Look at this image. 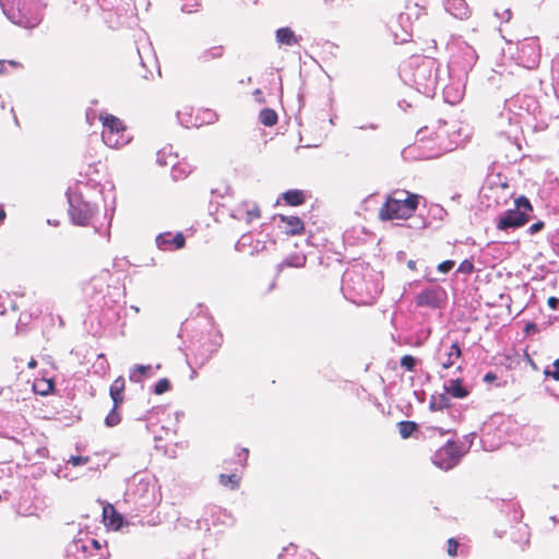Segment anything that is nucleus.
<instances>
[{
    "label": "nucleus",
    "instance_id": "11",
    "mask_svg": "<svg viewBox=\"0 0 559 559\" xmlns=\"http://www.w3.org/2000/svg\"><path fill=\"white\" fill-rule=\"evenodd\" d=\"M462 356V349L457 342L453 343L444 357H439L442 369H449L454 366L455 361Z\"/></svg>",
    "mask_w": 559,
    "mask_h": 559
},
{
    "label": "nucleus",
    "instance_id": "42",
    "mask_svg": "<svg viewBox=\"0 0 559 559\" xmlns=\"http://www.w3.org/2000/svg\"><path fill=\"white\" fill-rule=\"evenodd\" d=\"M456 4H457L459 7H463V5H465L464 0H453L452 5H453V7H455Z\"/></svg>",
    "mask_w": 559,
    "mask_h": 559
},
{
    "label": "nucleus",
    "instance_id": "23",
    "mask_svg": "<svg viewBox=\"0 0 559 559\" xmlns=\"http://www.w3.org/2000/svg\"><path fill=\"white\" fill-rule=\"evenodd\" d=\"M191 171L190 167L187 164L178 163L173 168V176L175 179H181L186 177Z\"/></svg>",
    "mask_w": 559,
    "mask_h": 559
},
{
    "label": "nucleus",
    "instance_id": "29",
    "mask_svg": "<svg viewBox=\"0 0 559 559\" xmlns=\"http://www.w3.org/2000/svg\"><path fill=\"white\" fill-rule=\"evenodd\" d=\"M88 462H90V457L82 456V455H72L68 461V463H70L72 466L84 465V464H87Z\"/></svg>",
    "mask_w": 559,
    "mask_h": 559
},
{
    "label": "nucleus",
    "instance_id": "15",
    "mask_svg": "<svg viewBox=\"0 0 559 559\" xmlns=\"http://www.w3.org/2000/svg\"><path fill=\"white\" fill-rule=\"evenodd\" d=\"M224 52L225 48L223 45H215L203 50L199 56V60L203 63H209L211 61L223 58Z\"/></svg>",
    "mask_w": 559,
    "mask_h": 559
},
{
    "label": "nucleus",
    "instance_id": "28",
    "mask_svg": "<svg viewBox=\"0 0 559 559\" xmlns=\"http://www.w3.org/2000/svg\"><path fill=\"white\" fill-rule=\"evenodd\" d=\"M459 542L455 538H449L447 542V552L450 557L457 556Z\"/></svg>",
    "mask_w": 559,
    "mask_h": 559
},
{
    "label": "nucleus",
    "instance_id": "34",
    "mask_svg": "<svg viewBox=\"0 0 559 559\" xmlns=\"http://www.w3.org/2000/svg\"><path fill=\"white\" fill-rule=\"evenodd\" d=\"M473 263L465 260L460 264L459 271L463 273H471L473 271Z\"/></svg>",
    "mask_w": 559,
    "mask_h": 559
},
{
    "label": "nucleus",
    "instance_id": "14",
    "mask_svg": "<svg viewBox=\"0 0 559 559\" xmlns=\"http://www.w3.org/2000/svg\"><path fill=\"white\" fill-rule=\"evenodd\" d=\"M445 392L455 399H464L468 395V390L462 385L461 379H453L444 385Z\"/></svg>",
    "mask_w": 559,
    "mask_h": 559
},
{
    "label": "nucleus",
    "instance_id": "10",
    "mask_svg": "<svg viewBox=\"0 0 559 559\" xmlns=\"http://www.w3.org/2000/svg\"><path fill=\"white\" fill-rule=\"evenodd\" d=\"M126 389V381L122 376H119L114 380V382L110 385L109 394L112 399V402L115 404V408H118L121 403L123 402V392Z\"/></svg>",
    "mask_w": 559,
    "mask_h": 559
},
{
    "label": "nucleus",
    "instance_id": "37",
    "mask_svg": "<svg viewBox=\"0 0 559 559\" xmlns=\"http://www.w3.org/2000/svg\"><path fill=\"white\" fill-rule=\"evenodd\" d=\"M496 378H497V377H496V374H495V373H492V372H488V373H486V374H485L484 380L489 382V381H493V380H496Z\"/></svg>",
    "mask_w": 559,
    "mask_h": 559
},
{
    "label": "nucleus",
    "instance_id": "38",
    "mask_svg": "<svg viewBox=\"0 0 559 559\" xmlns=\"http://www.w3.org/2000/svg\"><path fill=\"white\" fill-rule=\"evenodd\" d=\"M53 389V383L52 381H48L47 382V390H43V391H39L40 394H46L48 393L49 391H51Z\"/></svg>",
    "mask_w": 559,
    "mask_h": 559
},
{
    "label": "nucleus",
    "instance_id": "39",
    "mask_svg": "<svg viewBox=\"0 0 559 559\" xmlns=\"http://www.w3.org/2000/svg\"><path fill=\"white\" fill-rule=\"evenodd\" d=\"M459 16L460 19H467L469 16L467 8H464V11Z\"/></svg>",
    "mask_w": 559,
    "mask_h": 559
},
{
    "label": "nucleus",
    "instance_id": "36",
    "mask_svg": "<svg viewBox=\"0 0 559 559\" xmlns=\"http://www.w3.org/2000/svg\"><path fill=\"white\" fill-rule=\"evenodd\" d=\"M241 455H243V457L240 459V461H243V463H246L247 457H248V449H246V448L241 449L238 456L240 457Z\"/></svg>",
    "mask_w": 559,
    "mask_h": 559
},
{
    "label": "nucleus",
    "instance_id": "1",
    "mask_svg": "<svg viewBox=\"0 0 559 559\" xmlns=\"http://www.w3.org/2000/svg\"><path fill=\"white\" fill-rule=\"evenodd\" d=\"M421 197L407 190H394L386 195L384 203L378 212L382 222L394 219H408L418 209Z\"/></svg>",
    "mask_w": 559,
    "mask_h": 559
},
{
    "label": "nucleus",
    "instance_id": "22",
    "mask_svg": "<svg viewBox=\"0 0 559 559\" xmlns=\"http://www.w3.org/2000/svg\"><path fill=\"white\" fill-rule=\"evenodd\" d=\"M74 546H75L76 551H82V552H87L91 550H95L96 552H98L100 550V545H99L98 540H96V539L90 540L88 544L75 543Z\"/></svg>",
    "mask_w": 559,
    "mask_h": 559
},
{
    "label": "nucleus",
    "instance_id": "20",
    "mask_svg": "<svg viewBox=\"0 0 559 559\" xmlns=\"http://www.w3.org/2000/svg\"><path fill=\"white\" fill-rule=\"evenodd\" d=\"M399 433L402 439L409 438L418 428L415 421L402 420L397 423Z\"/></svg>",
    "mask_w": 559,
    "mask_h": 559
},
{
    "label": "nucleus",
    "instance_id": "35",
    "mask_svg": "<svg viewBox=\"0 0 559 559\" xmlns=\"http://www.w3.org/2000/svg\"><path fill=\"white\" fill-rule=\"evenodd\" d=\"M558 304H559V300L558 298L556 297H549L548 300H547V305L549 306V308L551 309H557L558 307Z\"/></svg>",
    "mask_w": 559,
    "mask_h": 559
},
{
    "label": "nucleus",
    "instance_id": "43",
    "mask_svg": "<svg viewBox=\"0 0 559 559\" xmlns=\"http://www.w3.org/2000/svg\"><path fill=\"white\" fill-rule=\"evenodd\" d=\"M5 216H7L5 211L0 209V223H2L5 219Z\"/></svg>",
    "mask_w": 559,
    "mask_h": 559
},
{
    "label": "nucleus",
    "instance_id": "41",
    "mask_svg": "<svg viewBox=\"0 0 559 559\" xmlns=\"http://www.w3.org/2000/svg\"><path fill=\"white\" fill-rule=\"evenodd\" d=\"M27 366H28V368L34 369L37 366V361L34 358H32L28 361Z\"/></svg>",
    "mask_w": 559,
    "mask_h": 559
},
{
    "label": "nucleus",
    "instance_id": "24",
    "mask_svg": "<svg viewBox=\"0 0 559 559\" xmlns=\"http://www.w3.org/2000/svg\"><path fill=\"white\" fill-rule=\"evenodd\" d=\"M294 552L292 554L293 555V559H319L314 552H312L311 550H308V549H298L297 547H294L293 548Z\"/></svg>",
    "mask_w": 559,
    "mask_h": 559
},
{
    "label": "nucleus",
    "instance_id": "17",
    "mask_svg": "<svg viewBox=\"0 0 559 559\" xmlns=\"http://www.w3.org/2000/svg\"><path fill=\"white\" fill-rule=\"evenodd\" d=\"M197 126L210 124L217 120V115L209 108H197Z\"/></svg>",
    "mask_w": 559,
    "mask_h": 559
},
{
    "label": "nucleus",
    "instance_id": "18",
    "mask_svg": "<svg viewBox=\"0 0 559 559\" xmlns=\"http://www.w3.org/2000/svg\"><path fill=\"white\" fill-rule=\"evenodd\" d=\"M259 120L265 127H273L277 123L278 117L274 109L264 108L259 114Z\"/></svg>",
    "mask_w": 559,
    "mask_h": 559
},
{
    "label": "nucleus",
    "instance_id": "5",
    "mask_svg": "<svg viewBox=\"0 0 559 559\" xmlns=\"http://www.w3.org/2000/svg\"><path fill=\"white\" fill-rule=\"evenodd\" d=\"M447 293L440 286H433L421 290L416 296V305L423 308L437 309L445 300Z\"/></svg>",
    "mask_w": 559,
    "mask_h": 559
},
{
    "label": "nucleus",
    "instance_id": "6",
    "mask_svg": "<svg viewBox=\"0 0 559 559\" xmlns=\"http://www.w3.org/2000/svg\"><path fill=\"white\" fill-rule=\"evenodd\" d=\"M155 242L157 248L162 251H175L186 246V237L181 231L176 234L165 231L157 235Z\"/></svg>",
    "mask_w": 559,
    "mask_h": 559
},
{
    "label": "nucleus",
    "instance_id": "9",
    "mask_svg": "<svg viewBox=\"0 0 559 559\" xmlns=\"http://www.w3.org/2000/svg\"><path fill=\"white\" fill-rule=\"evenodd\" d=\"M282 223L285 224V234L288 236L302 235L305 231V224L298 216L278 215Z\"/></svg>",
    "mask_w": 559,
    "mask_h": 559
},
{
    "label": "nucleus",
    "instance_id": "44",
    "mask_svg": "<svg viewBox=\"0 0 559 559\" xmlns=\"http://www.w3.org/2000/svg\"><path fill=\"white\" fill-rule=\"evenodd\" d=\"M428 430H431V431H439L440 435H443L444 431L440 428H436V427H429Z\"/></svg>",
    "mask_w": 559,
    "mask_h": 559
},
{
    "label": "nucleus",
    "instance_id": "3",
    "mask_svg": "<svg viewBox=\"0 0 559 559\" xmlns=\"http://www.w3.org/2000/svg\"><path fill=\"white\" fill-rule=\"evenodd\" d=\"M515 209H510L498 219L497 228L499 230H508L509 228H520L524 226L531 218L533 205L530 200L521 195L514 200Z\"/></svg>",
    "mask_w": 559,
    "mask_h": 559
},
{
    "label": "nucleus",
    "instance_id": "7",
    "mask_svg": "<svg viewBox=\"0 0 559 559\" xmlns=\"http://www.w3.org/2000/svg\"><path fill=\"white\" fill-rule=\"evenodd\" d=\"M69 214L72 222L80 226H86L91 219L90 205L81 200L70 201Z\"/></svg>",
    "mask_w": 559,
    "mask_h": 559
},
{
    "label": "nucleus",
    "instance_id": "46",
    "mask_svg": "<svg viewBox=\"0 0 559 559\" xmlns=\"http://www.w3.org/2000/svg\"><path fill=\"white\" fill-rule=\"evenodd\" d=\"M197 374H198V373H197V371H195V370H192L190 378H191V379H194V378L197 377Z\"/></svg>",
    "mask_w": 559,
    "mask_h": 559
},
{
    "label": "nucleus",
    "instance_id": "12",
    "mask_svg": "<svg viewBox=\"0 0 559 559\" xmlns=\"http://www.w3.org/2000/svg\"><path fill=\"white\" fill-rule=\"evenodd\" d=\"M276 40L281 45L293 46L298 45L301 37L297 36L289 27H281L275 33Z\"/></svg>",
    "mask_w": 559,
    "mask_h": 559
},
{
    "label": "nucleus",
    "instance_id": "31",
    "mask_svg": "<svg viewBox=\"0 0 559 559\" xmlns=\"http://www.w3.org/2000/svg\"><path fill=\"white\" fill-rule=\"evenodd\" d=\"M454 261L452 260H447V261H443L441 262L439 265H438V271H440L441 273H448L450 272L453 266H454Z\"/></svg>",
    "mask_w": 559,
    "mask_h": 559
},
{
    "label": "nucleus",
    "instance_id": "47",
    "mask_svg": "<svg viewBox=\"0 0 559 559\" xmlns=\"http://www.w3.org/2000/svg\"><path fill=\"white\" fill-rule=\"evenodd\" d=\"M527 359L534 366L533 359H531L528 355H527Z\"/></svg>",
    "mask_w": 559,
    "mask_h": 559
},
{
    "label": "nucleus",
    "instance_id": "33",
    "mask_svg": "<svg viewBox=\"0 0 559 559\" xmlns=\"http://www.w3.org/2000/svg\"><path fill=\"white\" fill-rule=\"evenodd\" d=\"M544 227H545V223H544V222H542V221H538V222H536V223H534V224H532V225L530 226V228H528V233H530L531 235H534V234H536V233L540 231Z\"/></svg>",
    "mask_w": 559,
    "mask_h": 559
},
{
    "label": "nucleus",
    "instance_id": "48",
    "mask_svg": "<svg viewBox=\"0 0 559 559\" xmlns=\"http://www.w3.org/2000/svg\"><path fill=\"white\" fill-rule=\"evenodd\" d=\"M3 63L0 61V73L2 72Z\"/></svg>",
    "mask_w": 559,
    "mask_h": 559
},
{
    "label": "nucleus",
    "instance_id": "40",
    "mask_svg": "<svg viewBox=\"0 0 559 559\" xmlns=\"http://www.w3.org/2000/svg\"><path fill=\"white\" fill-rule=\"evenodd\" d=\"M526 332H530V331H536V324L534 323H528L525 328Z\"/></svg>",
    "mask_w": 559,
    "mask_h": 559
},
{
    "label": "nucleus",
    "instance_id": "19",
    "mask_svg": "<svg viewBox=\"0 0 559 559\" xmlns=\"http://www.w3.org/2000/svg\"><path fill=\"white\" fill-rule=\"evenodd\" d=\"M241 477L236 474H221L219 475V484L226 488H229L231 490L238 489L240 486Z\"/></svg>",
    "mask_w": 559,
    "mask_h": 559
},
{
    "label": "nucleus",
    "instance_id": "21",
    "mask_svg": "<svg viewBox=\"0 0 559 559\" xmlns=\"http://www.w3.org/2000/svg\"><path fill=\"white\" fill-rule=\"evenodd\" d=\"M152 370L151 365H138L130 371V381L132 382H140L144 377L148 374V372Z\"/></svg>",
    "mask_w": 559,
    "mask_h": 559
},
{
    "label": "nucleus",
    "instance_id": "30",
    "mask_svg": "<svg viewBox=\"0 0 559 559\" xmlns=\"http://www.w3.org/2000/svg\"><path fill=\"white\" fill-rule=\"evenodd\" d=\"M552 366H554V370L552 371L546 370L545 374L547 377H551L556 381H559V358L554 361Z\"/></svg>",
    "mask_w": 559,
    "mask_h": 559
},
{
    "label": "nucleus",
    "instance_id": "2",
    "mask_svg": "<svg viewBox=\"0 0 559 559\" xmlns=\"http://www.w3.org/2000/svg\"><path fill=\"white\" fill-rule=\"evenodd\" d=\"M99 120L103 124V142L112 148H118L129 143L130 135L121 119L110 114H102Z\"/></svg>",
    "mask_w": 559,
    "mask_h": 559
},
{
    "label": "nucleus",
    "instance_id": "26",
    "mask_svg": "<svg viewBox=\"0 0 559 559\" xmlns=\"http://www.w3.org/2000/svg\"><path fill=\"white\" fill-rule=\"evenodd\" d=\"M118 408L112 407L109 414L105 418V423L108 427H115L120 423V415L117 411Z\"/></svg>",
    "mask_w": 559,
    "mask_h": 559
},
{
    "label": "nucleus",
    "instance_id": "27",
    "mask_svg": "<svg viewBox=\"0 0 559 559\" xmlns=\"http://www.w3.org/2000/svg\"><path fill=\"white\" fill-rule=\"evenodd\" d=\"M401 366L405 368L407 371H414L416 366V359L412 355H404L401 358Z\"/></svg>",
    "mask_w": 559,
    "mask_h": 559
},
{
    "label": "nucleus",
    "instance_id": "4",
    "mask_svg": "<svg viewBox=\"0 0 559 559\" xmlns=\"http://www.w3.org/2000/svg\"><path fill=\"white\" fill-rule=\"evenodd\" d=\"M460 460L459 447L454 441H448L443 447L436 451L433 464L441 469L449 471L454 467Z\"/></svg>",
    "mask_w": 559,
    "mask_h": 559
},
{
    "label": "nucleus",
    "instance_id": "25",
    "mask_svg": "<svg viewBox=\"0 0 559 559\" xmlns=\"http://www.w3.org/2000/svg\"><path fill=\"white\" fill-rule=\"evenodd\" d=\"M171 388L170 381L167 378L159 379L154 385V393L156 395H162L165 392L169 391Z\"/></svg>",
    "mask_w": 559,
    "mask_h": 559
},
{
    "label": "nucleus",
    "instance_id": "8",
    "mask_svg": "<svg viewBox=\"0 0 559 559\" xmlns=\"http://www.w3.org/2000/svg\"><path fill=\"white\" fill-rule=\"evenodd\" d=\"M103 520L105 525L114 531L120 530L123 525L122 514H120L111 503L104 506Z\"/></svg>",
    "mask_w": 559,
    "mask_h": 559
},
{
    "label": "nucleus",
    "instance_id": "16",
    "mask_svg": "<svg viewBox=\"0 0 559 559\" xmlns=\"http://www.w3.org/2000/svg\"><path fill=\"white\" fill-rule=\"evenodd\" d=\"M282 199L285 201V204L289 206H298L305 203L306 197L304 191L301 190H288L282 194Z\"/></svg>",
    "mask_w": 559,
    "mask_h": 559
},
{
    "label": "nucleus",
    "instance_id": "45",
    "mask_svg": "<svg viewBox=\"0 0 559 559\" xmlns=\"http://www.w3.org/2000/svg\"><path fill=\"white\" fill-rule=\"evenodd\" d=\"M288 551H289V549H286L285 554L280 556V559H286L288 556Z\"/></svg>",
    "mask_w": 559,
    "mask_h": 559
},
{
    "label": "nucleus",
    "instance_id": "32",
    "mask_svg": "<svg viewBox=\"0 0 559 559\" xmlns=\"http://www.w3.org/2000/svg\"><path fill=\"white\" fill-rule=\"evenodd\" d=\"M211 354H200L199 356L195 355V362L198 364L199 367H202L211 359Z\"/></svg>",
    "mask_w": 559,
    "mask_h": 559
},
{
    "label": "nucleus",
    "instance_id": "13",
    "mask_svg": "<svg viewBox=\"0 0 559 559\" xmlns=\"http://www.w3.org/2000/svg\"><path fill=\"white\" fill-rule=\"evenodd\" d=\"M239 213H243L245 215L241 216L248 224L252 223L253 221H257L261 217V210L258 204L250 203V202H243L238 207Z\"/></svg>",
    "mask_w": 559,
    "mask_h": 559
}]
</instances>
